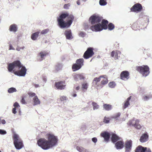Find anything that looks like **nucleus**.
<instances>
[{
	"label": "nucleus",
	"instance_id": "1",
	"mask_svg": "<svg viewBox=\"0 0 152 152\" xmlns=\"http://www.w3.org/2000/svg\"><path fill=\"white\" fill-rule=\"evenodd\" d=\"M7 69L9 72H11L13 70L14 74L20 76H24L26 72V69L24 66H22L20 61H15L12 63L8 64Z\"/></svg>",
	"mask_w": 152,
	"mask_h": 152
},
{
	"label": "nucleus",
	"instance_id": "2",
	"mask_svg": "<svg viewBox=\"0 0 152 152\" xmlns=\"http://www.w3.org/2000/svg\"><path fill=\"white\" fill-rule=\"evenodd\" d=\"M74 17L72 14L68 13H63L57 18L58 25L61 28L69 27L71 25Z\"/></svg>",
	"mask_w": 152,
	"mask_h": 152
},
{
	"label": "nucleus",
	"instance_id": "3",
	"mask_svg": "<svg viewBox=\"0 0 152 152\" xmlns=\"http://www.w3.org/2000/svg\"><path fill=\"white\" fill-rule=\"evenodd\" d=\"M13 143L15 147L17 149H20L23 146V141L16 134H14L13 136Z\"/></svg>",
	"mask_w": 152,
	"mask_h": 152
},
{
	"label": "nucleus",
	"instance_id": "4",
	"mask_svg": "<svg viewBox=\"0 0 152 152\" xmlns=\"http://www.w3.org/2000/svg\"><path fill=\"white\" fill-rule=\"evenodd\" d=\"M136 70L145 77L148 76L150 73L149 67L147 65L136 66Z\"/></svg>",
	"mask_w": 152,
	"mask_h": 152
},
{
	"label": "nucleus",
	"instance_id": "5",
	"mask_svg": "<svg viewBox=\"0 0 152 152\" xmlns=\"http://www.w3.org/2000/svg\"><path fill=\"white\" fill-rule=\"evenodd\" d=\"M48 140L45 138H40L37 141L38 145L44 150H48L51 148Z\"/></svg>",
	"mask_w": 152,
	"mask_h": 152
},
{
	"label": "nucleus",
	"instance_id": "6",
	"mask_svg": "<svg viewBox=\"0 0 152 152\" xmlns=\"http://www.w3.org/2000/svg\"><path fill=\"white\" fill-rule=\"evenodd\" d=\"M46 136L48 138V141L51 148L55 146L58 141L57 137L51 134H47Z\"/></svg>",
	"mask_w": 152,
	"mask_h": 152
},
{
	"label": "nucleus",
	"instance_id": "7",
	"mask_svg": "<svg viewBox=\"0 0 152 152\" xmlns=\"http://www.w3.org/2000/svg\"><path fill=\"white\" fill-rule=\"evenodd\" d=\"M103 19V17L97 15H92L89 19V21L92 25L99 23Z\"/></svg>",
	"mask_w": 152,
	"mask_h": 152
},
{
	"label": "nucleus",
	"instance_id": "8",
	"mask_svg": "<svg viewBox=\"0 0 152 152\" xmlns=\"http://www.w3.org/2000/svg\"><path fill=\"white\" fill-rule=\"evenodd\" d=\"M94 48H88L85 52L83 56V58L85 59H88L91 57L94 54L93 51Z\"/></svg>",
	"mask_w": 152,
	"mask_h": 152
},
{
	"label": "nucleus",
	"instance_id": "9",
	"mask_svg": "<svg viewBox=\"0 0 152 152\" xmlns=\"http://www.w3.org/2000/svg\"><path fill=\"white\" fill-rule=\"evenodd\" d=\"M120 77L121 79L126 80L129 77V73L127 71H124L121 72Z\"/></svg>",
	"mask_w": 152,
	"mask_h": 152
},
{
	"label": "nucleus",
	"instance_id": "10",
	"mask_svg": "<svg viewBox=\"0 0 152 152\" xmlns=\"http://www.w3.org/2000/svg\"><path fill=\"white\" fill-rule=\"evenodd\" d=\"M142 9V5L140 3H137L131 8V11L133 12H139L141 11Z\"/></svg>",
	"mask_w": 152,
	"mask_h": 152
},
{
	"label": "nucleus",
	"instance_id": "11",
	"mask_svg": "<svg viewBox=\"0 0 152 152\" xmlns=\"http://www.w3.org/2000/svg\"><path fill=\"white\" fill-rule=\"evenodd\" d=\"M49 53L45 51H41L37 55V56L39 58L38 61H41L45 58V57L48 56Z\"/></svg>",
	"mask_w": 152,
	"mask_h": 152
},
{
	"label": "nucleus",
	"instance_id": "12",
	"mask_svg": "<svg viewBox=\"0 0 152 152\" xmlns=\"http://www.w3.org/2000/svg\"><path fill=\"white\" fill-rule=\"evenodd\" d=\"M65 81H62L56 82L55 83V86L56 88L58 89L63 90L64 89L66 86Z\"/></svg>",
	"mask_w": 152,
	"mask_h": 152
},
{
	"label": "nucleus",
	"instance_id": "13",
	"mask_svg": "<svg viewBox=\"0 0 152 152\" xmlns=\"http://www.w3.org/2000/svg\"><path fill=\"white\" fill-rule=\"evenodd\" d=\"M90 28L92 31H100L103 30L101 24L99 23L91 26Z\"/></svg>",
	"mask_w": 152,
	"mask_h": 152
},
{
	"label": "nucleus",
	"instance_id": "14",
	"mask_svg": "<svg viewBox=\"0 0 152 152\" xmlns=\"http://www.w3.org/2000/svg\"><path fill=\"white\" fill-rule=\"evenodd\" d=\"M132 144V141L131 140L127 141L125 144L124 146L126 152H129L131 150Z\"/></svg>",
	"mask_w": 152,
	"mask_h": 152
},
{
	"label": "nucleus",
	"instance_id": "15",
	"mask_svg": "<svg viewBox=\"0 0 152 152\" xmlns=\"http://www.w3.org/2000/svg\"><path fill=\"white\" fill-rule=\"evenodd\" d=\"M121 53V52L118 50H113L111 53V57H114L115 60H116L120 57Z\"/></svg>",
	"mask_w": 152,
	"mask_h": 152
},
{
	"label": "nucleus",
	"instance_id": "16",
	"mask_svg": "<svg viewBox=\"0 0 152 152\" xmlns=\"http://www.w3.org/2000/svg\"><path fill=\"white\" fill-rule=\"evenodd\" d=\"M101 135L104 138L105 141L108 142L109 141L110 136V134L109 133L104 132L101 133Z\"/></svg>",
	"mask_w": 152,
	"mask_h": 152
},
{
	"label": "nucleus",
	"instance_id": "17",
	"mask_svg": "<svg viewBox=\"0 0 152 152\" xmlns=\"http://www.w3.org/2000/svg\"><path fill=\"white\" fill-rule=\"evenodd\" d=\"M148 135L147 133H144L142 134L140 137V140L141 142H144L148 141Z\"/></svg>",
	"mask_w": 152,
	"mask_h": 152
},
{
	"label": "nucleus",
	"instance_id": "18",
	"mask_svg": "<svg viewBox=\"0 0 152 152\" xmlns=\"http://www.w3.org/2000/svg\"><path fill=\"white\" fill-rule=\"evenodd\" d=\"M64 34L67 39H71L73 38L70 30L68 29L66 30Z\"/></svg>",
	"mask_w": 152,
	"mask_h": 152
},
{
	"label": "nucleus",
	"instance_id": "19",
	"mask_svg": "<svg viewBox=\"0 0 152 152\" xmlns=\"http://www.w3.org/2000/svg\"><path fill=\"white\" fill-rule=\"evenodd\" d=\"M115 146L118 149H121L124 147V143L122 141H119L117 142L115 144Z\"/></svg>",
	"mask_w": 152,
	"mask_h": 152
},
{
	"label": "nucleus",
	"instance_id": "20",
	"mask_svg": "<svg viewBox=\"0 0 152 152\" xmlns=\"http://www.w3.org/2000/svg\"><path fill=\"white\" fill-rule=\"evenodd\" d=\"M120 139V137L115 134H113L112 135L111 140L113 143L116 142L118 140Z\"/></svg>",
	"mask_w": 152,
	"mask_h": 152
},
{
	"label": "nucleus",
	"instance_id": "21",
	"mask_svg": "<svg viewBox=\"0 0 152 152\" xmlns=\"http://www.w3.org/2000/svg\"><path fill=\"white\" fill-rule=\"evenodd\" d=\"M146 149V147H144L141 145H139L136 148L135 152H145Z\"/></svg>",
	"mask_w": 152,
	"mask_h": 152
},
{
	"label": "nucleus",
	"instance_id": "22",
	"mask_svg": "<svg viewBox=\"0 0 152 152\" xmlns=\"http://www.w3.org/2000/svg\"><path fill=\"white\" fill-rule=\"evenodd\" d=\"M101 26L102 29H106L107 28V25L108 24V21L107 20H102Z\"/></svg>",
	"mask_w": 152,
	"mask_h": 152
},
{
	"label": "nucleus",
	"instance_id": "23",
	"mask_svg": "<svg viewBox=\"0 0 152 152\" xmlns=\"http://www.w3.org/2000/svg\"><path fill=\"white\" fill-rule=\"evenodd\" d=\"M132 96H129L124 102V105L123 106L124 109H125L127 108L129 105L130 104L129 101L131 99Z\"/></svg>",
	"mask_w": 152,
	"mask_h": 152
},
{
	"label": "nucleus",
	"instance_id": "24",
	"mask_svg": "<svg viewBox=\"0 0 152 152\" xmlns=\"http://www.w3.org/2000/svg\"><path fill=\"white\" fill-rule=\"evenodd\" d=\"M139 121L138 120H136L135 121V122L134 124H132L135 128L138 129H140L141 128V126L140 124H139Z\"/></svg>",
	"mask_w": 152,
	"mask_h": 152
},
{
	"label": "nucleus",
	"instance_id": "25",
	"mask_svg": "<svg viewBox=\"0 0 152 152\" xmlns=\"http://www.w3.org/2000/svg\"><path fill=\"white\" fill-rule=\"evenodd\" d=\"M84 60L83 58H80L76 60V63L80 66L81 67L83 65Z\"/></svg>",
	"mask_w": 152,
	"mask_h": 152
},
{
	"label": "nucleus",
	"instance_id": "26",
	"mask_svg": "<svg viewBox=\"0 0 152 152\" xmlns=\"http://www.w3.org/2000/svg\"><path fill=\"white\" fill-rule=\"evenodd\" d=\"M33 101L34 102L33 105H34L39 104L40 103V101L37 96H35L34 97Z\"/></svg>",
	"mask_w": 152,
	"mask_h": 152
},
{
	"label": "nucleus",
	"instance_id": "27",
	"mask_svg": "<svg viewBox=\"0 0 152 152\" xmlns=\"http://www.w3.org/2000/svg\"><path fill=\"white\" fill-rule=\"evenodd\" d=\"M81 68V67L76 63L73 64L72 67V69L74 72L78 70Z\"/></svg>",
	"mask_w": 152,
	"mask_h": 152
},
{
	"label": "nucleus",
	"instance_id": "28",
	"mask_svg": "<svg viewBox=\"0 0 152 152\" xmlns=\"http://www.w3.org/2000/svg\"><path fill=\"white\" fill-rule=\"evenodd\" d=\"M103 107L104 109L107 111L110 110L112 108L111 105L107 104H104L103 105Z\"/></svg>",
	"mask_w": 152,
	"mask_h": 152
},
{
	"label": "nucleus",
	"instance_id": "29",
	"mask_svg": "<svg viewBox=\"0 0 152 152\" xmlns=\"http://www.w3.org/2000/svg\"><path fill=\"white\" fill-rule=\"evenodd\" d=\"M74 78L75 80L77 81L79 80L84 79V77L81 75L77 74L74 75Z\"/></svg>",
	"mask_w": 152,
	"mask_h": 152
},
{
	"label": "nucleus",
	"instance_id": "30",
	"mask_svg": "<svg viewBox=\"0 0 152 152\" xmlns=\"http://www.w3.org/2000/svg\"><path fill=\"white\" fill-rule=\"evenodd\" d=\"M39 32H37L31 35V39L34 40H36L39 36Z\"/></svg>",
	"mask_w": 152,
	"mask_h": 152
},
{
	"label": "nucleus",
	"instance_id": "31",
	"mask_svg": "<svg viewBox=\"0 0 152 152\" xmlns=\"http://www.w3.org/2000/svg\"><path fill=\"white\" fill-rule=\"evenodd\" d=\"M104 75H102L100 76L99 77L94 78L93 80V83L95 85H97V83L100 81L101 78L102 77H104Z\"/></svg>",
	"mask_w": 152,
	"mask_h": 152
},
{
	"label": "nucleus",
	"instance_id": "32",
	"mask_svg": "<svg viewBox=\"0 0 152 152\" xmlns=\"http://www.w3.org/2000/svg\"><path fill=\"white\" fill-rule=\"evenodd\" d=\"M9 30L10 31H13L14 32H16L17 30L16 25L14 24L11 25L10 26Z\"/></svg>",
	"mask_w": 152,
	"mask_h": 152
},
{
	"label": "nucleus",
	"instance_id": "33",
	"mask_svg": "<svg viewBox=\"0 0 152 152\" xmlns=\"http://www.w3.org/2000/svg\"><path fill=\"white\" fill-rule=\"evenodd\" d=\"M88 84L87 83H84L82 84V89L83 91L85 92L88 88Z\"/></svg>",
	"mask_w": 152,
	"mask_h": 152
},
{
	"label": "nucleus",
	"instance_id": "34",
	"mask_svg": "<svg viewBox=\"0 0 152 152\" xmlns=\"http://www.w3.org/2000/svg\"><path fill=\"white\" fill-rule=\"evenodd\" d=\"M76 149L80 152H88V151L82 147L77 146L76 147Z\"/></svg>",
	"mask_w": 152,
	"mask_h": 152
},
{
	"label": "nucleus",
	"instance_id": "35",
	"mask_svg": "<svg viewBox=\"0 0 152 152\" xmlns=\"http://www.w3.org/2000/svg\"><path fill=\"white\" fill-rule=\"evenodd\" d=\"M110 118L108 117L105 116L103 120V122L105 124H107L110 122Z\"/></svg>",
	"mask_w": 152,
	"mask_h": 152
},
{
	"label": "nucleus",
	"instance_id": "36",
	"mask_svg": "<svg viewBox=\"0 0 152 152\" xmlns=\"http://www.w3.org/2000/svg\"><path fill=\"white\" fill-rule=\"evenodd\" d=\"M16 91L17 90L16 88L13 87L9 88L8 90V92L9 93H12L14 92H16Z\"/></svg>",
	"mask_w": 152,
	"mask_h": 152
},
{
	"label": "nucleus",
	"instance_id": "37",
	"mask_svg": "<svg viewBox=\"0 0 152 152\" xmlns=\"http://www.w3.org/2000/svg\"><path fill=\"white\" fill-rule=\"evenodd\" d=\"M26 95H23L22 96V97H21L22 99L20 101V102L22 104H25L26 103V102L24 99L25 98H26Z\"/></svg>",
	"mask_w": 152,
	"mask_h": 152
},
{
	"label": "nucleus",
	"instance_id": "38",
	"mask_svg": "<svg viewBox=\"0 0 152 152\" xmlns=\"http://www.w3.org/2000/svg\"><path fill=\"white\" fill-rule=\"evenodd\" d=\"M92 104L93 106V109L94 110L97 109L99 107V105L96 102H93L92 103Z\"/></svg>",
	"mask_w": 152,
	"mask_h": 152
},
{
	"label": "nucleus",
	"instance_id": "39",
	"mask_svg": "<svg viewBox=\"0 0 152 152\" xmlns=\"http://www.w3.org/2000/svg\"><path fill=\"white\" fill-rule=\"evenodd\" d=\"M121 115V113H118L114 115L112 117V118H113L115 119H117Z\"/></svg>",
	"mask_w": 152,
	"mask_h": 152
},
{
	"label": "nucleus",
	"instance_id": "40",
	"mask_svg": "<svg viewBox=\"0 0 152 152\" xmlns=\"http://www.w3.org/2000/svg\"><path fill=\"white\" fill-rule=\"evenodd\" d=\"M109 87L111 88H113L116 86V84L114 82H111L108 84Z\"/></svg>",
	"mask_w": 152,
	"mask_h": 152
},
{
	"label": "nucleus",
	"instance_id": "41",
	"mask_svg": "<svg viewBox=\"0 0 152 152\" xmlns=\"http://www.w3.org/2000/svg\"><path fill=\"white\" fill-rule=\"evenodd\" d=\"M152 97V96L149 95L147 96H145L143 97V99L144 101H147Z\"/></svg>",
	"mask_w": 152,
	"mask_h": 152
},
{
	"label": "nucleus",
	"instance_id": "42",
	"mask_svg": "<svg viewBox=\"0 0 152 152\" xmlns=\"http://www.w3.org/2000/svg\"><path fill=\"white\" fill-rule=\"evenodd\" d=\"M99 4L101 5H105L107 4L106 0H100Z\"/></svg>",
	"mask_w": 152,
	"mask_h": 152
},
{
	"label": "nucleus",
	"instance_id": "43",
	"mask_svg": "<svg viewBox=\"0 0 152 152\" xmlns=\"http://www.w3.org/2000/svg\"><path fill=\"white\" fill-rule=\"evenodd\" d=\"M108 28L110 30L113 29L115 27L114 25L112 23H110L108 25Z\"/></svg>",
	"mask_w": 152,
	"mask_h": 152
},
{
	"label": "nucleus",
	"instance_id": "44",
	"mask_svg": "<svg viewBox=\"0 0 152 152\" xmlns=\"http://www.w3.org/2000/svg\"><path fill=\"white\" fill-rule=\"evenodd\" d=\"M104 79L103 80H102L101 82V83L103 85H105L107 84L108 83V80L107 78H105L104 77Z\"/></svg>",
	"mask_w": 152,
	"mask_h": 152
},
{
	"label": "nucleus",
	"instance_id": "45",
	"mask_svg": "<svg viewBox=\"0 0 152 152\" xmlns=\"http://www.w3.org/2000/svg\"><path fill=\"white\" fill-rule=\"evenodd\" d=\"M49 30L48 28L44 29L42 30L41 32V33L42 34H45L48 33Z\"/></svg>",
	"mask_w": 152,
	"mask_h": 152
},
{
	"label": "nucleus",
	"instance_id": "46",
	"mask_svg": "<svg viewBox=\"0 0 152 152\" xmlns=\"http://www.w3.org/2000/svg\"><path fill=\"white\" fill-rule=\"evenodd\" d=\"M137 23H133L132 25V29L134 30H137Z\"/></svg>",
	"mask_w": 152,
	"mask_h": 152
},
{
	"label": "nucleus",
	"instance_id": "47",
	"mask_svg": "<svg viewBox=\"0 0 152 152\" xmlns=\"http://www.w3.org/2000/svg\"><path fill=\"white\" fill-rule=\"evenodd\" d=\"M28 95L29 96L31 97H33L34 96V97L36 96L35 94L34 93H33L32 92H29L28 93Z\"/></svg>",
	"mask_w": 152,
	"mask_h": 152
},
{
	"label": "nucleus",
	"instance_id": "48",
	"mask_svg": "<svg viewBox=\"0 0 152 152\" xmlns=\"http://www.w3.org/2000/svg\"><path fill=\"white\" fill-rule=\"evenodd\" d=\"M70 4L69 3L65 4L64 6V8L65 9H68L70 6Z\"/></svg>",
	"mask_w": 152,
	"mask_h": 152
},
{
	"label": "nucleus",
	"instance_id": "49",
	"mask_svg": "<svg viewBox=\"0 0 152 152\" xmlns=\"http://www.w3.org/2000/svg\"><path fill=\"white\" fill-rule=\"evenodd\" d=\"M67 97L66 96H62L60 97V100L61 101H63L66 99Z\"/></svg>",
	"mask_w": 152,
	"mask_h": 152
},
{
	"label": "nucleus",
	"instance_id": "50",
	"mask_svg": "<svg viewBox=\"0 0 152 152\" xmlns=\"http://www.w3.org/2000/svg\"><path fill=\"white\" fill-rule=\"evenodd\" d=\"M80 36L82 37H84L85 35V33L83 32H81L79 34Z\"/></svg>",
	"mask_w": 152,
	"mask_h": 152
},
{
	"label": "nucleus",
	"instance_id": "51",
	"mask_svg": "<svg viewBox=\"0 0 152 152\" xmlns=\"http://www.w3.org/2000/svg\"><path fill=\"white\" fill-rule=\"evenodd\" d=\"M13 106L17 108L20 107L18 103L17 102L14 103Z\"/></svg>",
	"mask_w": 152,
	"mask_h": 152
},
{
	"label": "nucleus",
	"instance_id": "52",
	"mask_svg": "<svg viewBox=\"0 0 152 152\" xmlns=\"http://www.w3.org/2000/svg\"><path fill=\"white\" fill-rule=\"evenodd\" d=\"M25 47L24 46L22 47H18L16 48V50L18 51H20L21 49H23Z\"/></svg>",
	"mask_w": 152,
	"mask_h": 152
},
{
	"label": "nucleus",
	"instance_id": "53",
	"mask_svg": "<svg viewBox=\"0 0 152 152\" xmlns=\"http://www.w3.org/2000/svg\"><path fill=\"white\" fill-rule=\"evenodd\" d=\"M6 133V132L5 131L0 129V134H4Z\"/></svg>",
	"mask_w": 152,
	"mask_h": 152
},
{
	"label": "nucleus",
	"instance_id": "54",
	"mask_svg": "<svg viewBox=\"0 0 152 152\" xmlns=\"http://www.w3.org/2000/svg\"><path fill=\"white\" fill-rule=\"evenodd\" d=\"M92 140L93 142L94 143H96L97 141V139L96 137L93 138L92 139Z\"/></svg>",
	"mask_w": 152,
	"mask_h": 152
},
{
	"label": "nucleus",
	"instance_id": "55",
	"mask_svg": "<svg viewBox=\"0 0 152 152\" xmlns=\"http://www.w3.org/2000/svg\"><path fill=\"white\" fill-rule=\"evenodd\" d=\"M16 110V108L15 107H14L13 108L12 110V112L13 113L15 114L17 113V111Z\"/></svg>",
	"mask_w": 152,
	"mask_h": 152
},
{
	"label": "nucleus",
	"instance_id": "56",
	"mask_svg": "<svg viewBox=\"0 0 152 152\" xmlns=\"http://www.w3.org/2000/svg\"><path fill=\"white\" fill-rule=\"evenodd\" d=\"M9 50H15L14 48H13L12 45H10V49H9Z\"/></svg>",
	"mask_w": 152,
	"mask_h": 152
},
{
	"label": "nucleus",
	"instance_id": "57",
	"mask_svg": "<svg viewBox=\"0 0 152 152\" xmlns=\"http://www.w3.org/2000/svg\"><path fill=\"white\" fill-rule=\"evenodd\" d=\"M145 152H151V151L150 149L148 148L146 149V150L145 151Z\"/></svg>",
	"mask_w": 152,
	"mask_h": 152
},
{
	"label": "nucleus",
	"instance_id": "58",
	"mask_svg": "<svg viewBox=\"0 0 152 152\" xmlns=\"http://www.w3.org/2000/svg\"><path fill=\"white\" fill-rule=\"evenodd\" d=\"M1 123L3 124H5L6 123V121L4 120H2L1 121Z\"/></svg>",
	"mask_w": 152,
	"mask_h": 152
},
{
	"label": "nucleus",
	"instance_id": "59",
	"mask_svg": "<svg viewBox=\"0 0 152 152\" xmlns=\"http://www.w3.org/2000/svg\"><path fill=\"white\" fill-rule=\"evenodd\" d=\"M77 4L78 5H80V0H78L77 2Z\"/></svg>",
	"mask_w": 152,
	"mask_h": 152
},
{
	"label": "nucleus",
	"instance_id": "60",
	"mask_svg": "<svg viewBox=\"0 0 152 152\" xmlns=\"http://www.w3.org/2000/svg\"><path fill=\"white\" fill-rule=\"evenodd\" d=\"M76 90L77 91L78 90L80 89V86H78L76 88Z\"/></svg>",
	"mask_w": 152,
	"mask_h": 152
},
{
	"label": "nucleus",
	"instance_id": "61",
	"mask_svg": "<svg viewBox=\"0 0 152 152\" xmlns=\"http://www.w3.org/2000/svg\"><path fill=\"white\" fill-rule=\"evenodd\" d=\"M34 86L35 88H37L39 87V85L38 84H35Z\"/></svg>",
	"mask_w": 152,
	"mask_h": 152
},
{
	"label": "nucleus",
	"instance_id": "62",
	"mask_svg": "<svg viewBox=\"0 0 152 152\" xmlns=\"http://www.w3.org/2000/svg\"><path fill=\"white\" fill-rule=\"evenodd\" d=\"M72 96L73 97H75L77 96V94H74L72 95Z\"/></svg>",
	"mask_w": 152,
	"mask_h": 152
},
{
	"label": "nucleus",
	"instance_id": "63",
	"mask_svg": "<svg viewBox=\"0 0 152 152\" xmlns=\"http://www.w3.org/2000/svg\"><path fill=\"white\" fill-rule=\"evenodd\" d=\"M0 152H1L0 150Z\"/></svg>",
	"mask_w": 152,
	"mask_h": 152
}]
</instances>
